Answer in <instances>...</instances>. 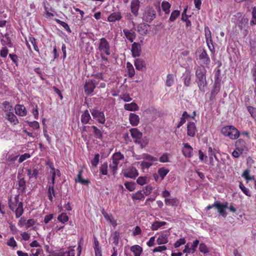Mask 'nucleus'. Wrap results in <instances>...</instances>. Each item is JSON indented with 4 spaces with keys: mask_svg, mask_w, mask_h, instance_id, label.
I'll use <instances>...</instances> for the list:
<instances>
[{
    "mask_svg": "<svg viewBox=\"0 0 256 256\" xmlns=\"http://www.w3.org/2000/svg\"><path fill=\"white\" fill-rule=\"evenodd\" d=\"M131 52L133 57H138L142 52V48L140 44L134 42L132 46Z\"/></svg>",
    "mask_w": 256,
    "mask_h": 256,
    "instance_id": "obj_14",
    "label": "nucleus"
},
{
    "mask_svg": "<svg viewBox=\"0 0 256 256\" xmlns=\"http://www.w3.org/2000/svg\"><path fill=\"white\" fill-rule=\"evenodd\" d=\"M184 148L182 150V153L186 157L191 158L193 151L192 148L188 144H184Z\"/></svg>",
    "mask_w": 256,
    "mask_h": 256,
    "instance_id": "obj_24",
    "label": "nucleus"
},
{
    "mask_svg": "<svg viewBox=\"0 0 256 256\" xmlns=\"http://www.w3.org/2000/svg\"><path fill=\"white\" fill-rule=\"evenodd\" d=\"M221 132L224 136L229 137L232 140H236L240 136V132L232 126H228L223 127Z\"/></svg>",
    "mask_w": 256,
    "mask_h": 256,
    "instance_id": "obj_2",
    "label": "nucleus"
},
{
    "mask_svg": "<svg viewBox=\"0 0 256 256\" xmlns=\"http://www.w3.org/2000/svg\"><path fill=\"white\" fill-rule=\"evenodd\" d=\"M122 18V12H115L112 13L108 18V21L109 22H114L116 21H120Z\"/></svg>",
    "mask_w": 256,
    "mask_h": 256,
    "instance_id": "obj_18",
    "label": "nucleus"
},
{
    "mask_svg": "<svg viewBox=\"0 0 256 256\" xmlns=\"http://www.w3.org/2000/svg\"><path fill=\"white\" fill-rule=\"evenodd\" d=\"M15 113L18 116H25L27 114V110L22 104H17L14 107Z\"/></svg>",
    "mask_w": 256,
    "mask_h": 256,
    "instance_id": "obj_17",
    "label": "nucleus"
},
{
    "mask_svg": "<svg viewBox=\"0 0 256 256\" xmlns=\"http://www.w3.org/2000/svg\"><path fill=\"white\" fill-rule=\"evenodd\" d=\"M124 186L129 191L132 192L135 189V184L132 182H126Z\"/></svg>",
    "mask_w": 256,
    "mask_h": 256,
    "instance_id": "obj_59",
    "label": "nucleus"
},
{
    "mask_svg": "<svg viewBox=\"0 0 256 256\" xmlns=\"http://www.w3.org/2000/svg\"><path fill=\"white\" fill-rule=\"evenodd\" d=\"M18 190L23 194L26 192V182L24 178H19L18 182Z\"/></svg>",
    "mask_w": 256,
    "mask_h": 256,
    "instance_id": "obj_36",
    "label": "nucleus"
},
{
    "mask_svg": "<svg viewBox=\"0 0 256 256\" xmlns=\"http://www.w3.org/2000/svg\"><path fill=\"white\" fill-rule=\"evenodd\" d=\"M164 202L166 206H178L179 200L176 198H166L164 199Z\"/></svg>",
    "mask_w": 256,
    "mask_h": 256,
    "instance_id": "obj_34",
    "label": "nucleus"
},
{
    "mask_svg": "<svg viewBox=\"0 0 256 256\" xmlns=\"http://www.w3.org/2000/svg\"><path fill=\"white\" fill-rule=\"evenodd\" d=\"M205 32V37L206 42L207 44H208V42H210L212 44V38L211 36V32L209 28L207 26L204 28Z\"/></svg>",
    "mask_w": 256,
    "mask_h": 256,
    "instance_id": "obj_47",
    "label": "nucleus"
},
{
    "mask_svg": "<svg viewBox=\"0 0 256 256\" xmlns=\"http://www.w3.org/2000/svg\"><path fill=\"white\" fill-rule=\"evenodd\" d=\"M186 243V240L185 238H182L178 240L174 244V246L175 248H178L180 246Z\"/></svg>",
    "mask_w": 256,
    "mask_h": 256,
    "instance_id": "obj_54",
    "label": "nucleus"
},
{
    "mask_svg": "<svg viewBox=\"0 0 256 256\" xmlns=\"http://www.w3.org/2000/svg\"><path fill=\"white\" fill-rule=\"evenodd\" d=\"M239 187L240 188V190H242V192L247 196H250L251 194L250 192V190L248 188H246L244 184L242 182H240Z\"/></svg>",
    "mask_w": 256,
    "mask_h": 256,
    "instance_id": "obj_57",
    "label": "nucleus"
},
{
    "mask_svg": "<svg viewBox=\"0 0 256 256\" xmlns=\"http://www.w3.org/2000/svg\"><path fill=\"white\" fill-rule=\"evenodd\" d=\"M2 105L3 106L2 110L6 114L12 112L13 108L10 102L4 101L2 102Z\"/></svg>",
    "mask_w": 256,
    "mask_h": 256,
    "instance_id": "obj_42",
    "label": "nucleus"
},
{
    "mask_svg": "<svg viewBox=\"0 0 256 256\" xmlns=\"http://www.w3.org/2000/svg\"><path fill=\"white\" fill-rule=\"evenodd\" d=\"M196 54H198V56L197 60H199L202 64L204 65L210 64V60L204 49L200 48L198 50Z\"/></svg>",
    "mask_w": 256,
    "mask_h": 256,
    "instance_id": "obj_6",
    "label": "nucleus"
},
{
    "mask_svg": "<svg viewBox=\"0 0 256 256\" xmlns=\"http://www.w3.org/2000/svg\"><path fill=\"white\" fill-rule=\"evenodd\" d=\"M83 173L82 168L80 169L78 172L76 178L75 179L76 182H79L85 186H88L90 184V181L88 179L84 180L82 178V174Z\"/></svg>",
    "mask_w": 256,
    "mask_h": 256,
    "instance_id": "obj_20",
    "label": "nucleus"
},
{
    "mask_svg": "<svg viewBox=\"0 0 256 256\" xmlns=\"http://www.w3.org/2000/svg\"><path fill=\"white\" fill-rule=\"evenodd\" d=\"M214 207H215L217 208L218 211L220 215L224 218L226 216V212L225 209L222 207L220 202L216 201L212 205L208 206L206 208V210H210Z\"/></svg>",
    "mask_w": 256,
    "mask_h": 256,
    "instance_id": "obj_8",
    "label": "nucleus"
},
{
    "mask_svg": "<svg viewBox=\"0 0 256 256\" xmlns=\"http://www.w3.org/2000/svg\"><path fill=\"white\" fill-rule=\"evenodd\" d=\"M147 178L146 176H140L136 180V182L140 185L143 186L146 184Z\"/></svg>",
    "mask_w": 256,
    "mask_h": 256,
    "instance_id": "obj_64",
    "label": "nucleus"
},
{
    "mask_svg": "<svg viewBox=\"0 0 256 256\" xmlns=\"http://www.w3.org/2000/svg\"><path fill=\"white\" fill-rule=\"evenodd\" d=\"M129 120L130 124L132 126H136L140 122V118L138 116L135 114L131 113L130 114Z\"/></svg>",
    "mask_w": 256,
    "mask_h": 256,
    "instance_id": "obj_28",
    "label": "nucleus"
},
{
    "mask_svg": "<svg viewBox=\"0 0 256 256\" xmlns=\"http://www.w3.org/2000/svg\"><path fill=\"white\" fill-rule=\"evenodd\" d=\"M15 214L16 218H20L24 213V210L23 208V203L20 202L18 204V207L15 208Z\"/></svg>",
    "mask_w": 256,
    "mask_h": 256,
    "instance_id": "obj_38",
    "label": "nucleus"
},
{
    "mask_svg": "<svg viewBox=\"0 0 256 256\" xmlns=\"http://www.w3.org/2000/svg\"><path fill=\"white\" fill-rule=\"evenodd\" d=\"M250 25L256 24V7H254L252 10V18L250 22Z\"/></svg>",
    "mask_w": 256,
    "mask_h": 256,
    "instance_id": "obj_60",
    "label": "nucleus"
},
{
    "mask_svg": "<svg viewBox=\"0 0 256 256\" xmlns=\"http://www.w3.org/2000/svg\"><path fill=\"white\" fill-rule=\"evenodd\" d=\"M4 38L6 40L2 39L1 40L2 44L4 46H8L9 48H12V44L9 36V34H6L4 36Z\"/></svg>",
    "mask_w": 256,
    "mask_h": 256,
    "instance_id": "obj_39",
    "label": "nucleus"
},
{
    "mask_svg": "<svg viewBox=\"0 0 256 256\" xmlns=\"http://www.w3.org/2000/svg\"><path fill=\"white\" fill-rule=\"evenodd\" d=\"M98 46V50L100 53H104L106 56L111 54L110 42L105 38L100 39Z\"/></svg>",
    "mask_w": 256,
    "mask_h": 256,
    "instance_id": "obj_3",
    "label": "nucleus"
},
{
    "mask_svg": "<svg viewBox=\"0 0 256 256\" xmlns=\"http://www.w3.org/2000/svg\"><path fill=\"white\" fill-rule=\"evenodd\" d=\"M197 132L196 125L194 122H188L187 124V134L191 137H194Z\"/></svg>",
    "mask_w": 256,
    "mask_h": 256,
    "instance_id": "obj_15",
    "label": "nucleus"
},
{
    "mask_svg": "<svg viewBox=\"0 0 256 256\" xmlns=\"http://www.w3.org/2000/svg\"><path fill=\"white\" fill-rule=\"evenodd\" d=\"M166 222H165L155 221L151 226L150 228L152 230H156L162 226H165Z\"/></svg>",
    "mask_w": 256,
    "mask_h": 256,
    "instance_id": "obj_43",
    "label": "nucleus"
},
{
    "mask_svg": "<svg viewBox=\"0 0 256 256\" xmlns=\"http://www.w3.org/2000/svg\"><path fill=\"white\" fill-rule=\"evenodd\" d=\"M143 158L146 160V162H149L152 163L158 160V158H156L148 154H144L143 156Z\"/></svg>",
    "mask_w": 256,
    "mask_h": 256,
    "instance_id": "obj_53",
    "label": "nucleus"
},
{
    "mask_svg": "<svg viewBox=\"0 0 256 256\" xmlns=\"http://www.w3.org/2000/svg\"><path fill=\"white\" fill-rule=\"evenodd\" d=\"M8 53V50L6 46H3L0 50V56L2 58L6 57Z\"/></svg>",
    "mask_w": 256,
    "mask_h": 256,
    "instance_id": "obj_63",
    "label": "nucleus"
},
{
    "mask_svg": "<svg viewBox=\"0 0 256 256\" xmlns=\"http://www.w3.org/2000/svg\"><path fill=\"white\" fill-rule=\"evenodd\" d=\"M236 149L239 151L244 152L246 148V142L242 139H239L236 142Z\"/></svg>",
    "mask_w": 256,
    "mask_h": 256,
    "instance_id": "obj_30",
    "label": "nucleus"
},
{
    "mask_svg": "<svg viewBox=\"0 0 256 256\" xmlns=\"http://www.w3.org/2000/svg\"><path fill=\"white\" fill-rule=\"evenodd\" d=\"M170 4L166 1H163L162 3V8L166 14H168L170 12Z\"/></svg>",
    "mask_w": 256,
    "mask_h": 256,
    "instance_id": "obj_46",
    "label": "nucleus"
},
{
    "mask_svg": "<svg viewBox=\"0 0 256 256\" xmlns=\"http://www.w3.org/2000/svg\"><path fill=\"white\" fill-rule=\"evenodd\" d=\"M196 76L198 80V85L199 90L202 92H205V87L206 86V70L204 66H197L195 67Z\"/></svg>",
    "mask_w": 256,
    "mask_h": 256,
    "instance_id": "obj_1",
    "label": "nucleus"
},
{
    "mask_svg": "<svg viewBox=\"0 0 256 256\" xmlns=\"http://www.w3.org/2000/svg\"><path fill=\"white\" fill-rule=\"evenodd\" d=\"M170 234L169 232L164 231L160 234L156 240V243L158 245L164 244L168 242V236Z\"/></svg>",
    "mask_w": 256,
    "mask_h": 256,
    "instance_id": "obj_12",
    "label": "nucleus"
},
{
    "mask_svg": "<svg viewBox=\"0 0 256 256\" xmlns=\"http://www.w3.org/2000/svg\"><path fill=\"white\" fill-rule=\"evenodd\" d=\"M123 32L126 38L130 42H132L136 38V34L134 31L124 29L123 30Z\"/></svg>",
    "mask_w": 256,
    "mask_h": 256,
    "instance_id": "obj_22",
    "label": "nucleus"
},
{
    "mask_svg": "<svg viewBox=\"0 0 256 256\" xmlns=\"http://www.w3.org/2000/svg\"><path fill=\"white\" fill-rule=\"evenodd\" d=\"M174 84V77L172 74H168L166 76V85L170 87Z\"/></svg>",
    "mask_w": 256,
    "mask_h": 256,
    "instance_id": "obj_48",
    "label": "nucleus"
},
{
    "mask_svg": "<svg viewBox=\"0 0 256 256\" xmlns=\"http://www.w3.org/2000/svg\"><path fill=\"white\" fill-rule=\"evenodd\" d=\"M132 198L133 200H142L144 198V196L141 190H138L137 192L132 194Z\"/></svg>",
    "mask_w": 256,
    "mask_h": 256,
    "instance_id": "obj_44",
    "label": "nucleus"
},
{
    "mask_svg": "<svg viewBox=\"0 0 256 256\" xmlns=\"http://www.w3.org/2000/svg\"><path fill=\"white\" fill-rule=\"evenodd\" d=\"M130 250L133 252L134 256H140L142 252V248L138 244L132 246Z\"/></svg>",
    "mask_w": 256,
    "mask_h": 256,
    "instance_id": "obj_29",
    "label": "nucleus"
},
{
    "mask_svg": "<svg viewBox=\"0 0 256 256\" xmlns=\"http://www.w3.org/2000/svg\"><path fill=\"white\" fill-rule=\"evenodd\" d=\"M118 164H116L113 162L110 164L109 168L112 170L113 175H115L116 173L117 170L118 169Z\"/></svg>",
    "mask_w": 256,
    "mask_h": 256,
    "instance_id": "obj_62",
    "label": "nucleus"
},
{
    "mask_svg": "<svg viewBox=\"0 0 256 256\" xmlns=\"http://www.w3.org/2000/svg\"><path fill=\"white\" fill-rule=\"evenodd\" d=\"M156 17V12L153 6H147L143 13L142 19L146 22L150 23Z\"/></svg>",
    "mask_w": 256,
    "mask_h": 256,
    "instance_id": "obj_4",
    "label": "nucleus"
},
{
    "mask_svg": "<svg viewBox=\"0 0 256 256\" xmlns=\"http://www.w3.org/2000/svg\"><path fill=\"white\" fill-rule=\"evenodd\" d=\"M58 220L64 224L68 220V217L65 213H62L58 217Z\"/></svg>",
    "mask_w": 256,
    "mask_h": 256,
    "instance_id": "obj_52",
    "label": "nucleus"
},
{
    "mask_svg": "<svg viewBox=\"0 0 256 256\" xmlns=\"http://www.w3.org/2000/svg\"><path fill=\"white\" fill-rule=\"evenodd\" d=\"M140 1L139 0H132L130 2V8L132 15L136 17L138 15L140 8Z\"/></svg>",
    "mask_w": 256,
    "mask_h": 256,
    "instance_id": "obj_10",
    "label": "nucleus"
},
{
    "mask_svg": "<svg viewBox=\"0 0 256 256\" xmlns=\"http://www.w3.org/2000/svg\"><path fill=\"white\" fill-rule=\"evenodd\" d=\"M199 250L204 254L209 252V249L204 243H200L199 246Z\"/></svg>",
    "mask_w": 256,
    "mask_h": 256,
    "instance_id": "obj_56",
    "label": "nucleus"
},
{
    "mask_svg": "<svg viewBox=\"0 0 256 256\" xmlns=\"http://www.w3.org/2000/svg\"><path fill=\"white\" fill-rule=\"evenodd\" d=\"M126 68L128 78H132L135 74V70L130 62H128L126 63Z\"/></svg>",
    "mask_w": 256,
    "mask_h": 256,
    "instance_id": "obj_41",
    "label": "nucleus"
},
{
    "mask_svg": "<svg viewBox=\"0 0 256 256\" xmlns=\"http://www.w3.org/2000/svg\"><path fill=\"white\" fill-rule=\"evenodd\" d=\"M124 159V156L120 152H116L112 156V162L118 164L120 161Z\"/></svg>",
    "mask_w": 256,
    "mask_h": 256,
    "instance_id": "obj_32",
    "label": "nucleus"
},
{
    "mask_svg": "<svg viewBox=\"0 0 256 256\" xmlns=\"http://www.w3.org/2000/svg\"><path fill=\"white\" fill-rule=\"evenodd\" d=\"M108 164L107 162L102 164L100 167V172L102 175L108 174Z\"/></svg>",
    "mask_w": 256,
    "mask_h": 256,
    "instance_id": "obj_49",
    "label": "nucleus"
},
{
    "mask_svg": "<svg viewBox=\"0 0 256 256\" xmlns=\"http://www.w3.org/2000/svg\"><path fill=\"white\" fill-rule=\"evenodd\" d=\"M180 15V12L178 10H174L171 13L170 16L169 18L170 22L174 21Z\"/></svg>",
    "mask_w": 256,
    "mask_h": 256,
    "instance_id": "obj_50",
    "label": "nucleus"
},
{
    "mask_svg": "<svg viewBox=\"0 0 256 256\" xmlns=\"http://www.w3.org/2000/svg\"><path fill=\"white\" fill-rule=\"evenodd\" d=\"M138 174L136 169L134 166H130L124 172V176L126 178H135Z\"/></svg>",
    "mask_w": 256,
    "mask_h": 256,
    "instance_id": "obj_11",
    "label": "nucleus"
},
{
    "mask_svg": "<svg viewBox=\"0 0 256 256\" xmlns=\"http://www.w3.org/2000/svg\"><path fill=\"white\" fill-rule=\"evenodd\" d=\"M152 190V186L151 185H148L143 188L144 194L146 196H148L151 194Z\"/></svg>",
    "mask_w": 256,
    "mask_h": 256,
    "instance_id": "obj_61",
    "label": "nucleus"
},
{
    "mask_svg": "<svg viewBox=\"0 0 256 256\" xmlns=\"http://www.w3.org/2000/svg\"><path fill=\"white\" fill-rule=\"evenodd\" d=\"M216 149H212L211 146H209L208 148V156L210 160V164L214 166V158L216 160L218 161V159L216 156Z\"/></svg>",
    "mask_w": 256,
    "mask_h": 256,
    "instance_id": "obj_19",
    "label": "nucleus"
},
{
    "mask_svg": "<svg viewBox=\"0 0 256 256\" xmlns=\"http://www.w3.org/2000/svg\"><path fill=\"white\" fill-rule=\"evenodd\" d=\"M192 74L190 70H186L184 74V85L187 87L189 86L191 84Z\"/></svg>",
    "mask_w": 256,
    "mask_h": 256,
    "instance_id": "obj_33",
    "label": "nucleus"
},
{
    "mask_svg": "<svg viewBox=\"0 0 256 256\" xmlns=\"http://www.w3.org/2000/svg\"><path fill=\"white\" fill-rule=\"evenodd\" d=\"M92 128L94 130V133L95 136L98 138H102V132L96 126H93Z\"/></svg>",
    "mask_w": 256,
    "mask_h": 256,
    "instance_id": "obj_51",
    "label": "nucleus"
},
{
    "mask_svg": "<svg viewBox=\"0 0 256 256\" xmlns=\"http://www.w3.org/2000/svg\"><path fill=\"white\" fill-rule=\"evenodd\" d=\"M54 186H48V199L51 202H53V199L54 197H56V192L54 188Z\"/></svg>",
    "mask_w": 256,
    "mask_h": 256,
    "instance_id": "obj_27",
    "label": "nucleus"
},
{
    "mask_svg": "<svg viewBox=\"0 0 256 256\" xmlns=\"http://www.w3.org/2000/svg\"><path fill=\"white\" fill-rule=\"evenodd\" d=\"M6 119L14 125L18 124L19 123L18 120L15 114L12 112L6 114Z\"/></svg>",
    "mask_w": 256,
    "mask_h": 256,
    "instance_id": "obj_23",
    "label": "nucleus"
},
{
    "mask_svg": "<svg viewBox=\"0 0 256 256\" xmlns=\"http://www.w3.org/2000/svg\"><path fill=\"white\" fill-rule=\"evenodd\" d=\"M134 64L136 69L138 70H142L144 68H146L145 62L142 58H136L134 60Z\"/></svg>",
    "mask_w": 256,
    "mask_h": 256,
    "instance_id": "obj_26",
    "label": "nucleus"
},
{
    "mask_svg": "<svg viewBox=\"0 0 256 256\" xmlns=\"http://www.w3.org/2000/svg\"><path fill=\"white\" fill-rule=\"evenodd\" d=\"M96 84L97 83L96 82L95 80L90 79L86 80L84 86L85 94L86 95H90L94 92Z\"/></svg>",
    "mask_w": 256,
    "mask_h": 256,
    "instance_id": "obj_7",
    "label": "nucleus"
},
{
    "mask_svg": "<svg viewBox=\"0 0 256 256\" xmlns=\"http://www.w3.org/2000/svg\"><path fill=\"white\" fill-rule=\"evenodd\" d=\"M92 115L94 118L99 123L104 124L106 122V118L104 112L98 110H94L92 112Z\"/></svg>",
    "mask_w": 256,
    "mask_h": 256,
    "instance_id": "obj_9",
    "label": "nucleus"
},
{
    "mask_svg": "<svg viewBox=\"0 0 256 256\" xmlns=\"http://www.w3.org/2000/svg\"><path fill=\"white\" fill-rule=\"evenodd\" d=\"M112 243L117 246L119 243V238L120 237V232L118 231L114 232L112 235Z\"/></svg>",
    "mask_w": 256,
    "mask_h": 256,
    "instance_id": "obj_45",
    "label": "nucleus"
},
{
    "mask_svg": "<svg viewBox=\"0 0 256 256\" xmlns=\"http://www.w3.org/2000/svg\"><path fill=\"white\" fill-rule=\"evenodd\" d=\"M149 25L146 24H140L138 26V32L142 35H146L148 33Z\"/></svg>",
    "mask_w": 256,
    "mask_h": 256,
    "instance_id": "obj_31",
    "label": "nucleus"
},
{
    "mask_svg": "<svg viewBox=\"0 0 256 256\" xmlns=\"http://www.w3.org/2000/svg\"><path fill=\"white\" fill-rule=\"evenodd\" d=\"M242 176L248 182L252 180H254V176H250V170H246L244 172Z\"/></svg>",
    "mask_w": 256,
    "mask_h": 256,
    "instance_id": "obj_55",
    "label": "nucleus"
},
{
    "mask_svg": "<svg viewBox=\"0 0 256 256\" xmlns=\"http://www.w3.org/2000/svg\"><path fill=\"white\" fill-rule=\"evenodd\" d=\"M248 19L247 18L240 17L238 19V26L240 30H242L248 26Z\"/></svg>",
    "mask_w": 256,
    "mask_h": 256,
    "instance_id": "obj_25",
    "label": "nucleus"
},
{
    "mask_svg": "<svg viewBox=\"0 0 256 256\" xmlns=\"http://www.w3.org/2000/svg\"><path fill=\"white\" fill-rule=\"evenodd\" d=\"M124 108L125 110L129 111H136L138 109L137 104L134 102L125 104Z\"/></svg>",
    "mask_w": 256,
    "mask_h": 256,
    "instance_id": "obj_40",
    "label": "nucleus"
},
{
    "mask_svg": "<svg viewBox=\"0 0 256 256\" xmlns=\"http://www.w3.org/2000/svg\"><path fill=\"white\" fill-rule=\"evenodd\" d=\"M221 88L220 80L218 78L215 80L214 84L212 86V89L210 92V101L213 102L216 100V98L218 94L220 92Z\"/></svg>",
    "mask_w": 256,
    "mask_h": 256,
    "instance_id": "obj_5",
    "label": "nucleus"
},
{
    "mask_svg": "<svg viewBox=\"0 0 256 256\" xmlns=\"http://www.w3.org/2000/svg\"><path fill=\"white\" fill-rule=\"evenodd\" d=\"M91 119V116L88 110H86L81 116V122L84 124L88 123L90 120Z\"/></svg>",
    "mask_w": 256,
    "mask_h": 256,
    "instance_id": "obj_35",
    "label": "nucleus"
},
{
    "mask_svg": "<svg viewBox=\"0 0 256 256\" xmlns=\"http://www.w3.org/2000/svg\"><path fill=\"white\" fill-rule=\"evenodd\" d=\"M169 172V169L166 168L162 167L159 168L158 171V173L160 178V181H162V180H163L165 176Z\"/></svg>",
    "mask_w": 256,
    "mask_h": 256,
    "instance_id": "obj_37",
    "label": "nucleus"
},
{
    "mask_svg": "<svg viewBox=\"0 0 256 256\" xmlns=\"http://www.w3.org/2000/svg\"><path fill=\"white\" fill-rule=\"evenodd\" d=\"M19 198L20 195L17 194L14 196V201H12L11 198L8 200V206L11 210L14 211L15 208L18 207V203L22 202L19 201Z\"/></svg>",
    "mask_w": 256,
    "mask_h": 256,
    "instance_id": "obj_21",
    "label": "nucleus"
},
{
    "mask_svg": "<svg viewBox=\"0 0 256 256\" xmlns=\"http://www.w3.org/2000/svg\"><path fill=\"white\" fill-rule=\"evenodd\" d=\"M247 109L251 116L254 118H256V108L252 106H248Z\"/></svg>",
    "mask_w": 256,
    "mask_h": 256,
    "instance_id": "obj_58",
    "label": "nucleus"
},
{
    "mask_svg": "<svg viewBox=\"0 0 256 256\" xmlns=\"http://www.w3.org/2000/svg\"><path fill=\"white\" fill-rule=\"evenodd\" d=\"M74 250L70 249L65 252L60 251H52L50 252V254L47 256H74Z\"/></svg>",
    "mask_w": 256,
    "mask_h": 256,
    "instance_id": "obj_13",
    "label": "nucleus"
},
{
    "mask_svg": "<svg viewBox=\"0 0 256 256\" xmlns=\"http://www.w3.org/2000/svg\"><path fill=\"white\" fill-rule=\"evenodd\" d=\"M132 138L134 140L136 143H139V140L141 139L142 134L137 128H132L130 130Z\"/></svg>",
    "mask_w": 256,
    "mask_h": 256,
    "instance_id": "obj_16",
    "label": "nucleus"
}]
</instances>
